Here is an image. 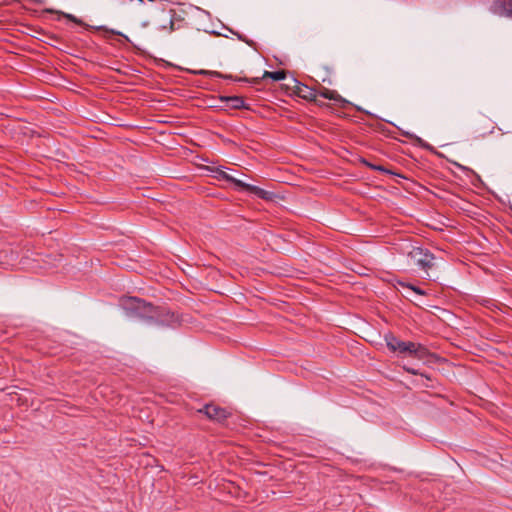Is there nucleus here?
<instances>
[{
  "label": "nucleus",
  "mask_w": 512,
  "mask_h": 512,
  "mask_svg": "<svg viewBox=\"0 0 512 512\" xmlns=\"http://www.w3.org/2000/svg\"><path fill=\"white\" fill-rule=\"evenodd\" d=\"M9 253H10V256L12 259L16 258L17 255H16V253H14V251L12 249L10 250Z\"/></svg>",
  "instance_id": "obj_19"
},
{
  "label": "nucleus",
  "mask_w": 512,
  "mask_h": 512,
  "mask_svg": "<svg viewBox=\"0 0 512 512\" xmlns=\"http://www.w3.org/2000/svg\"><path fill=\"white\" fill-rule=\"evenodd\" d=\"M407 371L410 372L413 375H417L418 374L417 371L414 370V369H407Z\"/></svg>",
  "instance_id": "obj_20"
},
{
  "label": "nucleus",
  "mask_w": 512,
  "mask_h": 512,
  "mask_svg": "<svg viewBox=\"0 0 512 512\" xmlns=\"http://www.w3.org/2000/svg\"><path fill=\"white\" fill-rule=\"evenodd\" d=\"M398 284L403 287V288H407L413 292H415L416 294H419V295H426V292L424 290H422L421 288L415 286V285H412L410 283H406V282H402V281H399Z\"/></svg>",
  "instance_id": "obj_11"
},
{
  "label": "nucleus",
  "mask_w": 512,
  "mask_h": 512,
  "mask_svg": "<svg viewBox=\"0 0 512 512\" xmlns=\"http://www.w3.org/2000/svg\"><path fill=\"white\" fill-rule=\"evenodd\" d=\"M293 87L292 93L296 96L305 99L307 101L317 102V96L320 95L323 98L333 100L335 102L341 103L342 106L348 104V101L345 100L340 94H338L335 90H330L325 87H321L319 90L311 88L296 79H293Z\"/></svg>",
  "instance_id": "obj_3"
},
{
  "label": "nucleus",
  "mask_w": 512,
  "mask_h": 512,
  "mask_svg": "<svg viewBox=\"0 0 512 512\" xmlns=\"http://www.w3.org/2000/svg\"><path fill=\"white\" fill-rule=\"evenodd\" d=\"M493 131H494V126H493V125H490V127H489V130H488L487 134H492V133H493ZM485 135H486V133H485V134H483L482 136H485Z\"/></svg>",
  "instance_id": "obj_17"
},
{
  "label": "nucleus",
  "mask_w": 512,
  "mask_h": 512,
  "mask_svg": "<svg viewBox=\"0 0 512 512\" xmlns=\"http://www.w3.org/2000/svg\"><path fill=\"white\" fill-rule=\"evenodd\" d=\"M239 81H247V82H251L253 84H259L260 81H261V78H253L251 80H248L247 78H243V79H238Z\"/></svg>",
  "instance_id": "obj_14"
},
{
  "label": "nucleus",
  "mask_w": 512,
  "mask_h": 512,
  "mask_svg": "<svg viewBox=\"0 0 512 512\" xmlns=\"http://www.w3.org/2000/svg\"><path fill=\"white\" fill-rule=\"evenodd\" d=\"M384 340L391 352H397L419 360H423L429 355V351L424 345L412 341H402L393 333L386 334Z\"/></svg>",
  "instance_id": "obj_2"
},
{
  "label": "nucleus",
  "mask_w": 512,
  "mask_h": 512,
  "mask_svg": "<svg viewBox=\"0 0 512 512\" xmlns=\"http://www.w3.org/2000/svg\"><path fill=\"white\" fill-rule=\"evenodd\" d=\"M217 178L219 180H225L227 182L233 183L235 187L239 190L247 191L251 194L256 195L257 197L264 199V200H273L275 197V194L271 191H266L258 186L247 184L241 180H238L228 174L226 171H224L223 168H217L216 169Z\"/></svg>",
  "instance_id": "obj_4"
},
{
  "label": "nucleus",
  "mask_w": 512,
  "mask_h": 512,
  "mask_svg": "<svg viewBox=\"0 0 512 512\" xmlns=\"http://www.w3.org/2000/svg\"><path fill=\"white\" fill-rule=\"evenodd\" d=\"M4 253V251H1L0 252V255H2ZM8 257V253L5 252V258ZM2 263V256H0V264Z\"/></svg>",
  "instance_id": "obj_21"
},
{
  "label": "nucleus",
  "mask_w": 512,
  "mask_h": 512,
  "mask_svg": "<svg viewBox=\"0 0 512 512\" xmlns=\"http://www.w3.org/2000/svg\"><path fill=\"white\" fill-rule=\"evenodd\" d=\"M262 78H271L274 81H281L286 78V72L284 70L278 71H265Z\"/></svg>",
  "instance_id": "obj_9"
},
{
  "label": "nucleus",
  "mask_w": 512,
  "mask_h": 512,
  "mask_svg": "<svg viewBox=\"0 0 512 512\" xmlns=\"http://www.w3.org/2000/svg\"><path fill=\"white\" fill-rule=\"evenodd\" d=\"M169 24H170V31H173L174 30V22L172 19L169 20Z\"/></svg>",
  "instance_id": "obj_18"
},
{
  "label": "nucleus",
  "mask_w": 512,
  "mask_h": 512,
  "mask_svg": "<svg viewBox=\"0 0 512 512\" xmlns=\"http://www.w3.org/2000/svg\"><path fill=\"white\" fill-rule=\"evenodd\" d=\"M199 74L201 75H213V76H216V77H223V78H231V76H223L221 73L219 72H212V71H206V70H201L199 72Z\"/></svg>",
  "instance_id": "obj_13"
},
{
  "label": "nucleus",
  "mask_w": 512,
  "mask_h": 512,
  "mask_svg": "<svg viewBox=\"0 0 512 512\" xmlns=\"http://www.w3.org/2000/svg\"><path fill=\"white\" fill-rule=\"evenodd\" d=\"M119 305L126 316L132 319L159 325L171 324L176 321L174 313L165 311L138 297H122L119 300Z\"/></svg>",
  "instance_id": "obj_1"
},
{
  "label": "nucleus",
  "mask_w": 512,
  "mask_h": 512,
  "mask_svg": "<svg viewBox=\"0 0 512 512\" xmlns=\"http://www.w3.org/2000/svg\"><path fill=\"white\" fill-rule=\"evenodd\" d=\"M196 412L203 414L207 419L218 423L224 422L231 415L227 409L213 403L203 405L201 408L197 409Z\"/></svg>",
  "instance_id": "obj_6"
},
{
  "label": "nucleus",
  "mask_w": 512,
  "mask_h": 512,
  "mask_svg": "<svg viewBox=\"0 0 512 512\" xmlns=\"http://www.w3.org/2000/svg\"><path fill=\"white\" fill-rule=\"evenodd\" d=\"M237 36H238V38H239L240 40H242V41L246 42V44H248V45H250V46L253 44V41H250V40L245 39L242 35L237 34Z\"/></svg>",
  "instance_id": "obj_16"
},
{
  "label": "nucleus",
  "mask_w": 512,
  "mask_h": 512,
  "mask_svg": "<svg viewBox=\"0 0 512 512\" xmlns=\"http://www.w3.org/2000/svg\"><path fill=\"white\" fill-rule=\"evenodd\" d=\"M434 255L425 248L411 246L407 251V261L412 267L427 272L434 266Z\"/></svg>",
  "instance_id": "obj_5"
},
{
  "label": "nucleus",
  "mask_w": 512,
  "mask_h": 512,
  "mask_svg": "<svg viewBox=\"0 0 512 512\" xmlns=\"http://www.w3.org/2000/svg\"><path fill=\"white\" fill-rule=\"evenodd\" d=\"M404 135H405L406 137H408V138L412 139V140H416V141H418V142H421V141H422V140H421V138H419V137H417V136H415V135H413V134H411V133L406 132V133H404Z\"/></svg>",
  "instance_id": "obj_15"
},
{
  "label": "nucleus",
  "mask_w": 512,
  "mask_h": 512,
  "mask_svg": "<svg viewBox=\"0 0 512 512\" xmlns=\"http://www.w3.org/2000/svg\"><path fill=\"white\" fill-rule=\"evenodd\" d=\"M61 14H62L65 18H67L68 20H70V21H72V22H74V23H76V24H78V25H83V22H82L80 19L76 18L74 15H72V14H67V13H61Z\"/></svg>",
  "instance_id": "obj_12"
},
{
  "label": "nucleus",
  "mask_w": 512,
  "mask_h": 512,
  "mask_svg": "<svg viewBox=\"0 0 512 512\" xmlns=\"http://www.w3.org/2000/svg\"><path fill=\"white\" fill-rule=\"evenodd\" d=\"M491 11L495 15L512 20V0H495L491 6Z\"/></svg>",
  "instance_id": "obj_7"
},
{
  "label": "nucleus",
  "mask_w": 512,
  "mask_h": 512,
  "mask_svg": "<svg viewBox=\"0 0 512 512\" xmlns=\"http://www.w3.org/2000/svg\"><path fill=\"white\" fill-rule=\"evenodd\" d=\"M360 161H361L362 164H364L365 166H367V167H369V168H371L373 170L381 171L383 173H391V171L386 169L384 166L372 164L371 162H369L365 158H362Z\"/></svg>",
  "instance_id": "obj_10"
},
{
  "label": "nucleus",
  "mask_w": 512,
  "mask_h": 512,
  "mask_svg": "<svg viewBox=\"0 0 512 512\" xmlns=\"http://www.w3.org/2000/svg\"><path fill=\"white\" fill-rule=\"evenodd\" d=\"M221 101L226 102L227 106L232 109H248L243 97L241 96H224L220 98Z\"/></svg>",
  "instance_id": "obj_8"
}]
</instances>
